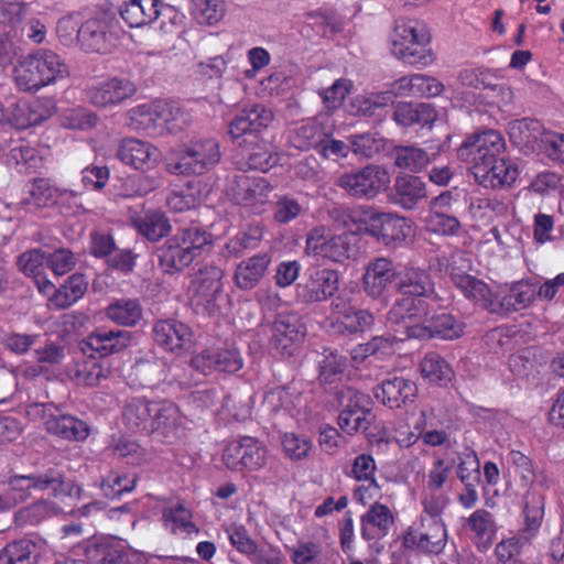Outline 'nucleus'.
Here are the masks:
<instances>
[{"mask_svg": "<svg viewBox=\"0 0 564 564\" xmlns=\"http://www.w3.org/2000/svg\"><path fill=\"white\" fill-rule=\"evenodd\" d=\"M451 502L449 496L444 490L422 489L420 503L422 513L420 518L429 520H443V513Z\"/></svg>", "mask_w": 564, "mask_h": 564, "instance_id": "nucleus-56", "label": "nucleus"}, {"mask_svg": "<svg viewBox=\"0 0 564 564\" xmlns=\"http://www.w3.org/2000/svg\"><path fill=\"white\" fill-rule=\"evenodd\" d=\"M117 41V20L112 11H86L79 29V42L86 50L108 53L116 46Z\"/></svg>", "mask_w": 564, "mask_h": 564, "instance_id": "nucleus-7", "label": "nucleus"}, {"mask_svg": "<svg viewBox=\"0 0 564 564\" xmlns=\"http://www.w3.org/2000/svg\"><path fill=\"white\" fill-rule=\"evenodd\" d=\"M538 284L518 281L499 288L496 292L497 312H516L530 306L536 299Z\"/></svg>", "mask_w": 564, "mask_h": 564, "instance_id": "nucleus-31", "label": "nucleus"}, {"mask_svg": "<svg viewBox=\"0 0 564 564\" xmlns=\"http://www.w3.org/2000/svg\"><path fill=\"white\" fill-rule=\"evenodd\" d=\"M153 336L158 345L176 354L188 350L194 341L189 327L176 319L156 322L153 327Z\"/></svg>", "mask_w": 564, "mask_h": 564, "instance_id": "nucleus-28", "label": "nucleus"}, {"mask_svg": "<svg viewBox=\"0 0 564 564\" xmlns=\"http://www.w3.org/2000/svg\"><path fill=\"white\" fill-rule=\"evenodd\" d=\"M398 267L388 258L370 261L362 278L364 291L372 299H386L389 286L397 280Z\"/></svg>", "mask_w": 564, "mask_h": 564, "instance_id": "nucleus-25", "label": "nucleus"}, {"mask_svg": "<svg viewBox=\"0 0 564 564\" xmlns=\"http://www.w3.org/2000/svg\"><path fill=\"white\" fill-rule=\"evenodd\" d=\"M220 158L216 139L199 138L172 149L165 158V167L174 175H198L213 169Z\"/></svg>", "mask_w": 564, "mask_h": 564, "instance_id": "nucleus-4", "label": "nucleus"}, {"mask_svg": "<svg viewBox=\"0 0 564 564\" xmlns=\"http://www.w3.org/2000/svg\"><path fill=\"white\" fill-rule=\"evenodd\" d=\"M393 90L395 95L400 96L433 98L444 93L446 98L451 100H467L465 93L462 91L459 87H456V85L448 83L447 86H445L437 78L424 74H413L400 78L394 82Z\"/></svg>", "mask_w": 564, "mask_h": 564, "instance_id": "nucleus-14", "label": "nucleus"}, {"mask_svg": "<svg viewBox=\"0 0 564 564\" xmlns=\"http://www.w3.org/2000/svg\"><path fill=\"white\" fill-rule=\"evenodd\" d=\"M443 151L440 141H425L423 145H400L393 151L397 167L412 173L421 172L435 161Z\"/></svg>", "mask_w": 564, "mask_h": 564, "instance_id": "nucleus-24", "label": "nucleus"}, {"mask_svg": "<svg viewBox=\"0 0 564 564\" xmlns=\"http://www.w3.org/2000/svg\"><path fill=\"white\" fill-rule=\"evenodd\" d=\"M163 521L165 528L174 534H191L197 531L195 524L192 522L191 511L183 505L165 508Z\"/></svg>", "mask_w": 564, "mask_h": 564, "instance_id": "nucleus-58", "label": "nucleus"}, {"mask_svg": "<svg viewBox=\"0 0 564 564\" xmlns=\"http://www.w3.org/2000/svg\"><path fill=\"white\" fill-rule=\"evenodd\" d=\"M452 462L456 465V475L462 484L480 481V462L473 448H464L457 453V459Z\"/></svg>", "mask_w": 564, "mask_h": 564, "instance_id": "nucleus-57", "label": "nucleus"}, {"mask_svg": "<svg viewBox=\"0 0 564 564\" xmlns=\"http://www.w3.org/2000/svg\"><path fill=\"white\" fill-rule=\"evenodd\" d=\"M426 196V184L421 177L405 174L395 178L392 202L399 207L412 210Z\"/></svg>", "mask_w": 564, "mask_h": 564, "instance_id": "nucleus-35", "label": "nucleus"}, {"mask_svg": "<svg viewBox=\"0 0 564 564\" xmlns=\"http://www.w3.org/2000/svg\"><path fill=\"white\" fill-rule=\"evenodd\" d=\"M137 93V86L127 78L111 77L98 82L87 89L88 101L98 108H110L122 104Z\"/></svg>", "mask_w": 564, "mask_h": 564, "instance_id": "nucleus-21", "label": "nucleus"}, {"mask_svg": "<svg viewBox=\"0 0 564 564\" xmlns=\"http://www.w3.org/2000/svg\"><path fill=\"white\" fill-rule=\"evenodd\" d=\"M326 135L323 124L317 119H310L294 129L291 142L300 150L318 149Z\"/></svg>", "mask_w": 564, "mask_h": 564, "instance_id": "nucleus-51", "label": "nucleus"}, {"mask_svg": "<svg viewBox=\"0 0 564 564\" xmlns=\"http://www.w3.org/2000/svg\"><path fill=\"white\" fill-rule=\"evenodd\" d=\"M189 2L191 13L199 24L217 25L226 14L225 0H189Z\"/></svg>", "mask_w": 564, "mask_h": 564, "instance_id": "nucleus-54", "label": "nucleus"}, {"mask_svg": "<svg viewBox=\"0 0 564 564\" xmlns=\"http://www.w3.org/2000/svg\"><path fill=\"white\" fill-rule=\"evenodd\" d=\"M87 289L88 281L84 274H72L53 296V305L56 308H67L80 300Z\"/></svg>", "mask_w": 564, "mask_h": 564, "instance_id": "nucleus-50", "label": "nucleus"}, {"mask_svg": "<svg viewBox=\"0 0 564 564\" xmlns=\"http://www.w3.org/2000/svg\"><path fill=\"white\" fill-rule=\"evenodd\" d=\"M348 141L351 144V151L355 154L369 159L381 150L384 140L377 133L367 132L361 134H351L349 135Z\"/></svg>", "mask_w": 564, "mask_h": 564, "instance_id": "nucleus-62", "label": "nucleus"}, {"mask_svg": "<svg viewBox=\"0 0 564 564\" xmlns=\"http://www.w3.org/2000/svg\"><path fill=\"white\" fill-rule=\"evenodd\" d=\"M394 523L391 509L382 503L375 502L361 517V536L365 540H380L388 535Z\"/></svg>", "mask_w": 564, "mask_h": 564, "instance_id": "nucleus-37", "label": "nucleus"}, {"mask_svg": "<svg viewBox=\"0 0 564 564\" xmlns=\"http://www.w3.org/2000/svg\"><path fill=\"white\" fill-rule=\"evenodd\" d=\"M224 271L216 265H207L198 271L193 284L197 304H209L216 300L221 290Z\"/></svg>", "mask_w": 564, "mask_h": 564, "instance_id": "nucleus-41", "label": "nucleus"}, {"mask_svg": "<svg viewBox=\"0 0 564 564\" xmlns=\"http://www.w3.org/2000/svg\"><path fill=\"white\" fill-rule=\"evenodd\" d=\"M471 539L480 552H486L496 538V524L492 514L484 509L474 511L467 519Z\"/></svg>", "mask_w": 564, "mask_h": 564, "instance_id": "nucleus-43", "label": "nucleus"}, {"mask_svg": "<svg viewBox=\"0 0 564 564\" xmlns=\"http://www.w3.org/2000/svg\"><path fill=\"white\" fill-rule=\"evenodd\" d=\"M508 131L516 145L532 150H543L544 138L550 133L540 121L528 118L510 122Z\"/></svg>", "mask_w": 564, "mask_h": 564, "instance_id": "nucleus-38", "label": "nucleus"}, {"mask_svg": "<svg viewBox=\"0 0 564 564\" xmlns=\"http://www.w3.org/2000/svg\"><path fill=\"white\" fill-rule=\"evenodd\" d=\"M202 199L200 181H191L171 189L166 197V204L171 210L183 213L195 208Z\"/></svg>", "mask_w": 564, "mask_h": 564, "instance_id": "nucleus-47", "label": "nucleus"}, {"mask_svg": "<svg viewBox=\"0 0 564 564\" xmlns=\"http://www.w3.org/2000/svg\"><path fill=\"white\" fill-rule=\"evenodd\" d=\"M86 11H74L62 17L56 25V33L64 45H72L79 41V29L84 22Z\"/></svg>", "mask_w": 564, "mask_h": 564, "instance_id": "nucleus-60", "label": "nucleus"}, {"mask_svg": "<svg viewBox=\"0 0 564 564\" xmlns=\"http://www.w3.org/2000/svg\"><path fill=\"white\" fill-rule=\"evenodd\" d=\"M152 400L135 398L122 409L121 423L127 432L150 435Z\"/></svg>", "mask_w": 564, "mask_h": 564, "instance_id": "nucleus-36", "label": "nucleus"}, {"mask_svg": "<svg viewBox=\"0 0 564 564\" xmlns=\"http://www.w3.org/2000/svg\"><path fill=\"white\" fill-rule=\"evenodd\" d=\"M191 365L204 375L213 371L235 373L242 368L243 359L234 346H213L194 355Z\"/></svg>", "mask_w": 564, "mask_h": 564, "instance_id": "nucleus-19", "label": "nucleus"}, {"mask_svg": "<svg viewBox=\"0 0 564 564\" xmlns=\"http://www.w3.org/2000/svg\"><path fill=\"white\" fill-rule=\"evenodd\" d=\"M354 235L336 232L329 227H314L306 237L305 252L316 260L343 263L350 257Z\"/></svg>", "mask_w": 564, "mask_h": 564, "instance_id": "nucleus-6", "label": "nucleus"}, {"mask_svg": "<svg viewBox=\"0 0 564 564\" xmlns=\"http://www.w3.org/2000/svg\"><path fill=\"white\" fill-rule=\"evenodd\" d=\"M329 325L339 334H356L370 329L375 323L371 312L354 306L344 295H338L330 303Z\"/></svg>", "mask_w": 564, "mask_h": 564, "instance_id": "nucleus-15", "label": "nucleus"}, {"mask_svg": "<svg viewBox=\"0 0 564 564\" xmlns=\"http://www.w3.org/2000/svg\"><path fill=\"white\" fill-rule=\"evenodd\" d=\"M6 162L9 166L18 169L19 172L28 173L40 166L41 158L34 148L19 140L13 142L6 154Z\"/></svg>", "mask_w": 564, "mask_h": 564, "instance_id": "nucleus-52", "label": "nucleus"}, {"mask_svg": "<svg viewBox=\"0 0 564 564\" xmlns=\"http://www.w3.org/2000/svg\"><path fill=\"white\" fill-rule=\"evenodd\" d=\"M151 416L150 435L162 442H172L181 425L178 408L169 400H155Z\"/></svg>", "mask_w": 564, "mask_h": 564, "instance_id": "nucleus-30", "label": "nucleus"}, {"mask_svg": "<svg viewBox=\"0 0 564 564\" xmlns=\"http://www.w3.org/2000/svg\"><path fill=\"white\" fill-rule=\"evenodd\" d=\"M388 43L397 58L420 63L430 55L431 33L423 21L401 18L395 20Z\"/></svg>", "mask_w": 564, "mask_h": 564, "instance_id": "nucleus-5", "label": "nucleus"}, {"mask_svg": "<svg viewBox=\"0 0 564 564\" xmlns=\"http://www.w3.org/2000/svg\"><path fill=\"white\" fill-rule=\"evenodd\" d=\"M423 223L427 231L441 236H455L460 228V223L455 216L435 210L429 212Z\"/></svg>", "mask_w": 564, "mask_h": 564, "instance_id": "nucleus-59", "label": "nucleus"}, {"mask_svg": "<svg viewBox=\"0 0 564 564\" xmlns=\"http://www.w3.org/2000/svg\"><path fill=\"white\" fill-rule=\"evenodd\" d=\"M45 429L50 434L69 441H84L89 435L86 422L66 414H50L45 420Z\"/></svg>", "mask_w": 564, "mask_h": 564, "instance_id": "nucleus-42", "label": "nucleus"}, {"mask_svg": "<svg viewBox=\"0 0 564 564\" xmlns=\"http://www.w3.org/2000/svg\"><path fill=\"white\" fill-rule=\"evenodd\" d=\"M506 142L500 132L486 130L469 138L459 149L458 156L470 161V170L502 155Z\"/></svg>", "mask_w": 564, "mask_h": 564, "instance_id": "nucleus-17", "label": "nucleus"}, {"mask_svg": "<svg viewBox=\"0 0 564 564\" xmlns=\"http://www.w3.org/2000/svg\"><path fill=\"white\" fill-rule=\"evenodd\" d=\"M160 260L167 272L182 271L194 261L192 253L187 252L177 234L165 241Z\"/></svg>", "mask_w": 564, "mask_h": 564, "instance_id": "nucleus-48", "label": "nucleus"}, {"mask_svg": "<svg viewBox=\"0 0 564 564\" xmlns=\"http://www.w3.org/2000/svg\"><path fill=\"white\" fill-rule=\"evenodd\" d=\"M37 546L29 539L8 543L0 551V564H33Z\"/></svg>", "mask_w": 564, "mask_h": 564, "instance_id": "nucleus-55", "label": "nucleus"}, {"mask_svg": "<svg viewBox=\"0 0 564 564\" xmlns=\"http://www.w3.org/2000/svg\"><path fill=\"white\" fill-rule=\"evenodd\" d=\"M32 490H51L54 498L76 499L82 491L72 481H63L62 476L55 470L30 475H13L8 478L7 488L3 494L7 506L10 508L24 502L31 496Z\"/></svg>", "mask_w": 564, "mask_h": 564, "instance_id": "nucleus-3", "label": "nucleus"}, {"mask_svg": "<svg viewBox=\"0 0 564 564\" xmlns=\"http://www.w3.org/2000/svg\"><path fill=\"white\" fill-rule=\"evenodd\" d=\"M525 527L516 536L502 540L496 545L497 558L506 563L518 556L522 549L530 543L538 531L544 512V503L541 495L528 491L524 498Z\"/></svg>", "mask_w": 564, "mask_h": 564, "instance_id": "nucleus-9", "label": "nucleus"}, {"mask_svg": "<svg viewBox=\"0 0 564 564\" xmlns=\"http://www.w3.org/2000/svg\"><path fill=\"white\" fill-rule=\"evenodd\" d=\"M420 373L426 382L440 387L449 383L454 377L447 361L434 351L427 352L420 361Z\"/></svg>", "mask_w": 564, "mask_h": 564, "instance_id": "nucleus-46", "label": "nucleus"}, {"mask_svg": "<svg viewBox=\"0 0 564 564\" xmlns=\"http://www.w3.org/2000/svg\"><path fill=\"white\" fill-rule=\"evenodd\" d=\"M388 321L402 324L410 336L438 337L452 340L463 334V325L448 313L431 314L426 300L401 297L388 313Z\"/></svg>", "mask_w": 564, "mask_h": 564, "instance_id": "nucleus-1", "label": "nucleus"}, {"mask_svg": "<svg viewBox=\"0 0 564 564\" xmlns=\"http://www.w3.org/2000/svg\"><path fill=\"white\" fill-rule=\"evenodd\" d=\"M406 550L437 555L447 544V529L444 520L420 518L417 524L409 527L401 538Z\"/></svg>", "mask_w": 564, "mask_h": 564, "instance_id": "nucleus-11", "label": "nucleus"}, {"mask_svg": "<svg viewBox=\"0 0 564 564\" xmlns=\"http://www.w3.org/2000/svg\"><path fill=\"white\" fill-rule=\"evenodd\" d=\"M164 4L161 0H130L121 10V17L130 28H142L155 21Z\"/></svg>", "mask_w": 564, "mask_h": 564, "instance_id": "nucleus-40", "label": "nucleus"}, {"mask_svg": "<svg viewBox=\"0 0 564 564\" xmlns=\"http://www.w3.org/2000/svg\"><path fill=\"white\" fill-rule=\"evenodd\" d=\"M131 220L137 231L152 242L159 241L171 231L170 220L160 210H147L133 216Z\"/></svg>", "mask_w": 564, "mask_h": 564, "instance_id": "nucleus-45", "label": "nucleus"}, {"mask_svg": "<svg viewBox=\"0 0 564 564\" xmlns=\"http://www.w3.org/2000/svg\"><path fill=\"white\" fill-rule=\"evenodd\" d=\"M416 386L411 380L393 376L384 379L375 390V397L390 409H398L416 395Z\"/></svg>", "mask_w": 564, "mask_h": 564, "instance_id": "nucleus-32", "label": "nucleus"}, {"mask_svg": "<svg viewBox=\"0 0 564 564\" xmlns=\"http://www.w3.org/2000/svg\"><path fill=\"white\" fill-rule=\"evenodd\" d=\"M281 444L285 456L292 460L304 459L312 448L311 440L289 432L281 436Z\"/></svg>", "mask_w": 564, "mask_h": 564, "instance_id": "nucleus-63", "label": "nucleus"}, {"mask_svg": "<svg viewBox=\"0 0 564 564\" xmlns=\"http://www.w3.org/2000/svg\"><path fill=\"white\" fill-rule=\"evenodd\" d=\"M367 232L386 246H397L412 234V221L392 213L369 212L366 220Z\"/></svg>", "mask_w": 564, "mask_h": 564, "instance_id": "nucleus-16", "label": "nucleus"}, {"mask_svg": "<svg viewBox=\"0 0 564 564\" xmlns=\"http://www.w3.org/2000/svg\"><path fill=\"white\" fill-rule=\"evenodd\" d=\"M273 185L261 176L241 174L229 184L227 194L236 204L254 214H262L270 203Z\"/></svg>", "mask_w": 564, "mask_h": 564, "instance_id": "nucleus-12", "label": "nucleus"}, {"mask_svg": "<svg viewBox=\"0 0 564 564\" xmlns=\"http://www.w3.org/2000/svg\"><path fill=\"white\" fill-rule=\"evenodd\" d=\"M271 257L269 253H257L240 261L234 273V282L238 289L248 291L254 289L265 276Z\"/></svg>", "mask_w": 564, "mask_h": 564, "instance_id": "nucleus-34", "label": "nucleus"}, {"mask_svg": "<svg viewBox=\"0 0 564 564\" xmlns=\"http://www.w3.org/2000/svg\"><path fill=\"white\" fill-rule=\"evenodd\" d=\"M176 234L181 238V242L185 246L187 252L192 253L193 260H195L206 247L212 245V236L199 227L184 228Z\"/></svg>", "mask_w": 564, "mask_h": 564, "instance_id": "nucleus-61", "label": "nucleus"}, {"mask_svg": "<svg viewBox=\"0 0 564 564\" xmlns=\"http://www.w3.org/2000/svg\"><path fill=\"white\" fill-rule=\"evenodd\" d=\"M471 173L479 185L492 189L511 186L519 175L517 165L502 155L474 167Z\"/></svg>", "mask_w": 564, "mask_h": 564, "instance_id": "nucleus-27", "label": "nucleus"}, {"mask_svg": "<svg viewBox=\"0 0 564 564\" xmlns=\"http://www.w3.org/2000/svg\"><path fill=\"white\" fill-rule=\"evenodd\" d=\"M273 120L270 110L261 105H252L238 111L228 124V133L236 140L247 135L248 139H257Z\"/></svg>", "mask_w": 564, "mask_h": 564, "instance_id": "nucleus-22", "label": "nucleus"}, {"mask_svg": "<svg viewBox=\"0 0 564 564\" xmlns=\"http://www.w3.org/2000/svg\"><path fill=\"white\" fill-rule=\"evenodd\" d=\"M77 196L78 194L72 189L58 188L50 180L39 178L29 186L28 196L23 198L22 204L32 210L55 203H64L68 198H77Z\"/></svg>", "mask_w": 564, "mask_h": 564, "instance_id": "nucleus-33", "label": "nucleus"}, {"mask_svg": "<svg viewBox=\"0 0 564 564\" xmlns=\"http://www.w3.org/2000/svg\"><path fill=\"white\" fill-rule=\"evenodd\" d=\"M69 378L78 386L95 387L110 376L107 362L90 356L88 359L77 361L68 371Z\"/></svg>", "mask_w": 564, "mask_h": 564, "instance_id": "nucleus-44", "label": "nucleus"}, {"mask_svg": "<svg viewBox=\"0 0 564 564\" xmlns=\"http://www.w3.org/2000/svg\"><path fill=\"white\" fill-rule=\"evenodd\" d=\"M241 154L247 167L261 172H268L279 162V155L273 151L272 145L258 138L246 139Z\"/></svg>", "mask_w": 564, "mask_h": 564, "instance_id": "nucleus-39", "label": "nucleus"}, {"mask_svg": "<svg viewBox=\"0 0 564 564\" xmlns=\"http://www.w3.org/2000/svg\"><path fill=\"white\" fill-rule=\"evenodd\" d=\"M131 339L128 330L97 329L83 341L82 350L85 355L106 357L126 349Z\"/></svg>", "mask_w": 564, "mask_h": 564, "instance_id": "nucleus-29", "label": "nucleus"}, {"mask_svg": "<svg viewBox=\"0 0 564 564\" xmlns=\"http://www.w3.org/2000/svg\"><path fill=\"white\" fill-rule=\"evenodd\" d=\"M319 364V378L323 382L335 381L338 375H341L346 368V358L334 350H325Z\"/></svg>", "mask_w": 564, "mask_h": 564, "instance_id": "nucleus-64", "label": "nucleus"}, {"mask_svg": "<svg viewBox=\"0 0 564 564\" xmlns=\"http://www.w3.org/2000/svg\"><path fill=\"white\" fill-rule=\"evenodd\" d=\"M394 97V90L358 95L350 100L349 112L356 116H373L378 109L393 104Z\"/></svg>", "mask_w": 564, "mask_h": 564, "instance_id": "nucleus-49", "label": "nucleus"}, {"mask_svg": "<svg viewBox=\"0 0 564 564\" xmlns=\"http://www.w3.org/2000/svg\"><path fill=\"white\" fill-rule=\"evenodd\" d=\"M395 290L403 295L402 297L426 300L427 304L437 302L430 274L420 268L398 267Z\"/></svg>", "mask_w": 564, "mask_h": 564, "instance_id": "nucleus-23", "label": "nucleus"}, {"mask_svg": "<svg viewBox=\"0 0 564 564\" xmlns=\"http://www.w3.org/2000/svg\"><path fill=\"white\" fill-rule=\"evenodd\" d=\"M68 75V67L61 56L43 50L24 57L14 68L15 84L23 91H37Z\"/></svg>", "mask_w": 564, "mask_h": 564, "instance_id": "nucleus-2", "label": "nucleus"}, {"mask_svg": "<svg viewBox=\"0 0 564 564\" xmlns=\"http://www.w3.org/2000/svg\"><path fill=\"white\" fill-rule=\"evenodd\" d=\"M267 459V446L251 436H243L231 441L223 454L224 464L234 471L260 470L265 466Z\"/></svg>", "mask_w": 564, "mask_h": 564, "instance_id": "nucleus-13", "label": "nucleus"}, {"mask_svg": "<svg viewBox=\"0 0 564 564\" xmlns=\"http://www.w3.org/2000/svg\"><path fill=\"white\" fill-rule=\"evenodd\" d=\"M106 315L118 325L134 326L142 318V307L138 300L121 299L107 307Z\"/></svg>", "mask_w": 564, "mask_h": 564, "instance_id": "nucleus-53", "label": "nucleus"}, {"mask_svg": "<svg viewBox=\"0 0 564 564\" xmlns=\"http://www.w3.org/2000/svg\"><path fill=\"white\" fill-rule=\"evenodd\" d=\"M305 326L294 313H282L272 326L271 346L283 357L292 356L305 336Z\"/></svg>", "mask_w": 564, "mask_h": 564, "instance_id": "nucleus-20", "label": "nucleus"}, {"mask_svg": "<svg viewBox=\"0 0 564 564\" xmlns=\"http://www.w3.org/2000/svg\"><path fill=\"white\" fill-rule=\"evenodd\" d=\"M470 269V260L465 252L457 250L452 253L449 274L454 285L470 301L479 304L491 313L497 312L496 292L487 283L466 273Z\"/></svg>", "mask_w": 564, "mask_h": 564, "instance_id": "nucleus-8", "label": "nucleus"}, {"mask_svg": "<svg viewBox=\"0 0 564 564\" xmlns=\"http://www.w3.org/2000/svg\"><path fill=\"white\" fill-rule=\"evenodd\" d=\"M339 272L327 268L307 271L305 280L296 285L297 299L304 303L325 302L338 290Z\"/></svg>", "mask_w": 564, "mask_h": 564, "instance_id": "nucleus-18", "label": "nucleus"}, {"mask_svg": "<svg viewBox=\"0 0 564 564\" xmlns=\"http://www.w3.org/2000/svg\"><path fill=\"white\" fill-rule=\"evenodd\" d=\"M391 182L387 169L368 164L361 169L345 172L336 181V185L355 198L371 199L386 191Z\"/></svg>", "mask_w": 564, "mask_h": 564, "instance_id": "nucleus-10", "label": "nucleus"}, {"mask_svg": "<svg viewBox=\"0 0 564 564\" xmlns=\"http://www.w3.org/2000/svg\"><path fill=\"white\" fill-rule=\"evenodd\" d=\"M117 156L123 164L147 172L158 165L160 151L147 141L126 138L118 147Z\"/></svg>", "mask_w": 564, "mask_h": 564, "instance_id": "nucleus-26", "label": "nucleus"}]
</instances>
